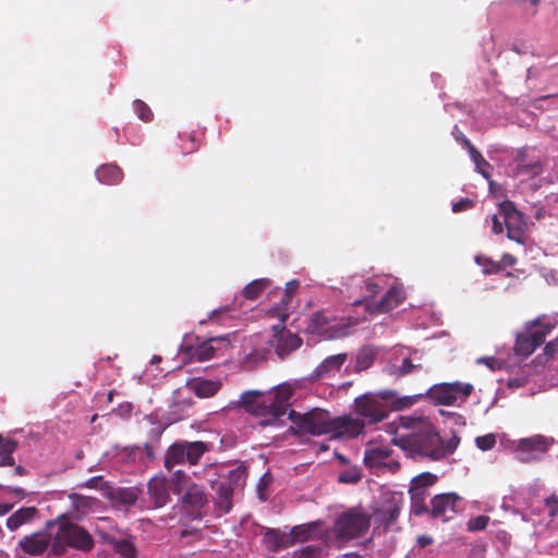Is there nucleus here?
I'll return each mask as SVG.
<instances>
[{"label": "nucleus", "instance_id": "603ef678", "mask_svg": "<svg viewBox=\"0 0 558 558\" xmlns=\"http://www.w3.org/2000/svg\"><path fill=\"white\" fill-rule=\"evenodd\" d=\"M548 515L553 519L558 514V495L553 494L544 500Z\"/></svg>", "mask_w": 558, "mask_h": 558}, {"label": "nucleus", "instance_id": "6ab92c4d", "mask_svg": "<svg viewBox=\"0 0 558 558\" xmlns=\"http://www.w3.org/2000/svg\"><path fill=\"white\" fill-rule=\"evenodd\" d=\"M216 492L215 509L218 515L227 514L232 509L233 487L229 482H219L211 486Z\"/></svg>", "mask_w": 558, "mask_h": 558}, {"label": "nucleus", "instance_id": "c756f323", "mask_svg": "<svg viewBox=\"0 0 558 558\" xmlns=\"http://www.w3.org/2000/svg\"><path fill=\"white\" fill-rule=\"evenodd\" d=\"M108 496L116 502L123 506H133L137 500V493L134 488H111Z\"/></svg>", "mask_w": 558, "mask_h": 558}, {"label": "nucleus", "instance_id": "ddd939ff", "mask_svg": "<svg viewBox=\"0 0 558 558\" xmlns=\"http://www.w3.org/2000/svg\"><path fill=\"white\" fill-rule=\"evenodd\" d=\"M283 324L284 323H281L272 327V345L280 359L286 357L302 344V339L296 333L288 330Z\"/></svg>", "mask_w": 558, "mask_h": 558}, {"label": "nucleus", "instance_id": "0eeeda50", "mask_svg": "<svg viewBox=\"0 0 558 558\" xmlns=\"http://www.w3.org/2000/svg\"><path fill=\"white\" fill-rule=\"evenodd\" d=\"M208 504V494L196 483H190L181 497L182 509L191 520H202Z\"/></svg>", "mask_w": 558, "mask_h": 558}, {"label": "nucleus", "instance_id": "dca6fc26", "mask_svg": "<svg viewBox=\"0 0 558 558\" xmlns=\"http://www.w3.org/2000/svg\"><path fill=\"white\" fill-rule=\"evenodd\" d=\"M460 497L454 493L436 495L432 499L430 515L433 518H444L447 521L458 512L457 504Z\"/></svg>", "mask_w": 558, "mask_h": 558}, {"label": "nucleus", "instance_id": "6e6d98bb", "mask_svg": "<svg viewBox=\"0 0 558 558\" xmlns=\"http://www.w3.org/2000/svg\"><path fill=\"white\" fill-rule=\"evenodd\" d=\"M541 0H515V3L521 5L524 10H526V4L530 5L531 8V11H530V14L531 15H535L536 14V7L537 4L539 3Z\"/></svg>", "mask_w": 558, "mask_h": 558}, {"label": "nucleus", "instance_id": "9b49d317", "mask_svg": "<svg viewBox=\"0 0 558 558\" xmlns=\"http://www.w3.org/2000/svg\"><path fill=\"white\" fill-rule=\"evenodd\" d=\"M550 445L551 441L542 435L522 438L515 446L517 459L523 463L537 461L549 450Z\"/></svg>", "mask_w": 558, "mask_h": 558}, {"label": "nucleus", "instance_id": "58836bf2", "mask_svg": "<svg viewBox=\"0 0 558 558\" xmlns=\"http://www.w3.org/2000/svg\"><path fill=\"white\" fill-rule=\"evenodd\" d=\"M472 160L474 161L476 169L478 172L485 177L486 179L489 178V173L486 171V168H489V163L483 158L481 153L476 148H472L469 153Z\"/></svg>", "mask_w": 558, "mask_h": 558}, {"label": "nucleus", "instance_id": "412c9836", "mask_svg": "<svg viewBox=\"0 0 558 558\" xmlns=\"http://www.w3.org/2000/svg\"><path fill=\"white\" fill-rule=\"evenodd\" d=\"M39 511L36 507H22L13 512L5 522L10 531H16L21 526L28 524L38 518Z\"/></svg>", "mask_w": 558, "mask_h": 558}, {"label": "nucleus", "instance_id": "3c124183", "mask_svg": "<svg viewBox=\"0 0 558 558\" xmlns=\"http://www.w3.org/2000/svg\"><path fill=\"white\" fill-rule=\"evenodd\" d=\"M83 486L87 487V488H94V489H100V490L110 489L107 482L104 481L102 476H94V477L87 480Z\"/></svg>", "mask_w": 558, "mask_h": 558}, {"label": "nucleus", "instance_id": "79ce46f5", "mask_svg": "<svg viewBox=\"0 0 558 558\" xmlns=\"http://www.w3.org/2000/svg\"><path fill=\"white\" fill-rule=\"evenodd\" d=\"M185 480H186V474L182 470H177L173 472L172 477L169 482H170V486L172 485V489H173L174 494L182 493V490L184 488Z\"/></svg>", "mask_w": 558, "mask_h": 558}, {"label": "nucleus", "instance_id": "a19ab883", "mask_svg": "<svg viewBox=\"0 0 558 558\" xmlns=\"http://www.w3.org/2000/svg\"><path fill=\"white\" fill-rule=\"evenodd\" d=\"M134 110L137 114V117L143 120L144 122L151 121L154 114L150 108L142 100L137 99L133 102Z\"/></svg>", "mask_w": 558, "mask_h": 558}, {"label": "nucleus", "instance_id": "680f3d73", "mask_svg": "<svg viewBox=\"0 0 558 558\" xmlns=\"http://www.w3.org/2000/svg\"><path fill=\"white\" fill-rule=\"evenodd\" d=\"M379 286L375 282H366L365 283V291L368 293L369 296H375L379 292Z\"/></svg>", "mask_w": 558, "mask_h": 558}, {"label": "nucleus", "instance_id": "72a5a7b5", "mask_svg": "<svg viewBox=\"0 0 558 558\" xmlns=\"http://www.w3.org/2000/svg\"><path fill=\"white\" fill-rule=\"evenodd\" d=\"M108 543L112 546L114 551L123 558H136L137 553L134 543L131 539H117L110 538Z\"/></svg>", "mask_w": 558, "mask_h": 558}, {"label": "nucleus", "instance_id": "a878e982", "mask_svg": "<svg viewBox=\"0 0 558 558\" xmlns=\"http://www.w3.org/2000/svg\"><path fill=\"white\" fill-rule=\"evenodd\" d=\"M400 505L393 499L384 502L375 512L376 519L386 527L391 526L400 515Z\"/></svg>", "mask_w": 558, "mask_h": 558}, {"label": "nucleus", "instance_id": "f03ea898", "mask_svg": "<svg viewBox=\"0 0 558 558\" xmlns=\"http://www.w3.org/2000/svg\"><path fill=\"white\" fill-rule=\"evenodd\" d=\"M290 393L287 390H277L274 395H264L258 390H248L241 395L239 407L246 412L264 416L259 425L280 426L281 417L287 413Z\"/></svg>", "mask_w": 558, "mask_h": 558}, {"label": "nucleus", "instance_id": "4c0bfd02", "mask_svg": "<svg viewBox=\"0 0 558 558\" xmlns=\"http://www.w3.org/2000/svg\"><path fill=\"white\" fill-rule=\"evenodd\" d=\"M330 320L324 312H316L311 317V327L318 332L327 330Z\"/></svg>", "mask_w": 558, "mask_h": 558}, {"label": "nucleus", "instance_id": "393cba45", "mask_svg": "<svg viewBox=\"0 0 558 558\" xmlns=\"http://www.w3.org/2000/svg\"><path fill=\"white\" fill-rule=\"evenodd\" d=\"M437 478V475L430 472H424L415 476L410 488L412 499L424 500L427 487L433 486Z\"/></svg>", "mask_w": 558, "mask_h": 558}, {"label": "nucleus", "instance_id": "c9c22d12", "mask_svg": "<svg viewBox=\"0 0 558 558\" xmlns=\"http://www.w3.org/2000/svg\"><path fill=\"white\" fill-rule=\"evenodd\" d=\"M535 350V347L526 333H519L517 336L515 344L513 347V351L517 356L527 357Z\"/></svg>", "mask_w": 558, "mask_h": 558}, {"label": "nucleus", "instance_id": "b1692460", "mask_svg": "<svg viewBox=\"0 0 558 558\" xmlns=\"http://www.w3.org/2000/svg\"><path fill=\"white\" fill-rule=\"evenodd\" d=\"M216 339H209L206 341H203L202 343L197 344L196 347L186 345L182 347V351L189 355L192 360L197 362H205L209 361L216 355V348L214 347L213 342Z\"/></svg>", "mask_w": 558, "mask_h": 558}, {"label": "nucleus", "instance_id": "4d7b16f0", "mask_svg": "<svg viewBox=\"0 0 558 558\" xmlns=\"http://www.w3.org/2000/svg\"><path fill=\"white\" fill-rule=\"evenodd\" d=\"M413 500V506H414V509H413V512L415 515H421L423 513H426L428 512L430 514V510L423 504L424 500H420V499H412Z\"/></svg>", "mask_w": 558, "mask_h": 558}, {"label": "nucleus", "instance_id": "2eb2a0df", "mask_svg": "<svg viewBox=\"0 0 558 558\" xmlns=\"http://www.w3.org/2000/svg\"><path fill=\"white\" fill-rule=\"evenodd\" d=\"M513 174L535 178L543 172V165L539 159L530 157L529 148L518 149L514 157Z\"/></svg>", "mask_w": 558, "mask_h": 558}, {"label": "nucleus", "instance_id": "7c9ffc66", "mask_svg": "<svg viewBox=\"0 0 558 558\" xmlns=\"http://www.w3.org/2000/svg\"><path fill=\"white\" fill-rule=\"evenodd\" d=\"M221 384L216 380H196L192 383L191 389L199 398H209L217 393Z\"/></svg>", "mask_w": 558, "mask_h": 558}, {"label": "nucleus", "instance_id": "69168bd1", "mask_svg": "<svg viewBox=\"0 0 558 558\" xmlns=\"http://www.w3.org/2000/svg\"><path fill=\"white\" fill-rule=\"evenodd\" d=\"M197 533H198V530H196V529H184L181 531L180 536L182 538H186L189 536L196 535Z\"/></svg>", "mask_w": 558, "mask_h": 558}, {"label": "nucleus", "instance_id": "f3484780", "mask_svg": "<svg viewBox=\"0 0 558 558\" xmlns=\"http://www.w3.org/2000/svg\"><path fill=\"white\" fill-rule=\"evenodd\" d=\"M147 489L155 508H161L171 500L170 482L165 475L151 477L148 482Z\"/></svg>", "mask_w": 558, "mask_h": 558}, {"label": "nucleus", "instance_id": "49530a36", "mask_svg": "<svg viewBox=\"0 0 558 558\" xmlns=\"http://www.w3.org/2000/svg\"><path fill=\"white\" fill-rule=\"evenodd\" d=\"M374 361V354L371 350H362L357 355L356 366L360 369H366L372 365Z\"/></svg>", "mask_w": 558, "mask_h": 558}, {"label": "nucleus", "instance_id": "864d4df0", "mask_svg": "<svg viewBox=\"0 0 558 558\" xmlns=\"http://www.w3.org/2000/svg\"><path fill=\"white\" fill-rule=\"evenodd\" d=\"M460 438L453 435L446 444L441 439V447L445 450V457L452 453L459 446Z\"/></svg>", "mask_w": 558, "mask_h": 558}, {"label": "nucleus", "instance_id": "c85d7f7f", "mask_svg": "<svg viewBox=\"0 0 558 558\" xmlns=\"http://www.w3.org/2000/svg\"><path fill=\"white\" fill-rule=\"evenodd\" d=\"M17 448V441L11 438H3L0 435V466H13L15 461L13 452Z\"/></svg>", "mask_w": 558, "mask_h": 558}, {"label": "nucleus", "instance_id": "1a4fd4ad", "mask_svg": "<svg viewBox=\"0 0 558 558\" xmlns=\"http://www.w3.org/2000/svg\"><path fill=\"white\" fill-rule=\"evenodd\" d=\"M389 445L368 444L364 451V463L369 469H387L391 473L400 470L399 461L393 457Z\"/></svg>", "mask_w": 558, "mask_h": 558}, {"label": "nucleus", "instance_id": "a18cd8bd", "mask_svg": "<svg viewBox=\"0 0 558 558\" xmlns=\"http://www.w3.org/2000/svg\"><path fill=\"white\" fill-rule=\"evenodd\" d=\"M292 298H293L292 295L288 296V294L283 293V296L281 298L280 305L272 308V311L277 312V315L280 318L281 323H284L287 320V318L289 317L287 307L291 303Z\"/></svg>", "mask_w": 558, "mask_h": 558}, {"label": "nucleus", "instance_id": "de8ad7c7", "mask_svg": "<svg viewBox=\"0 0 558 558\" xmlns=\"http://www.w3.org/2000/svg\"><path fill=\"white\" fill-rule=\"evenodd\" d=\"M320 548L317 546H305L294 553L293 558H319Z\"/></svg>", "mask_w": 558, "mask_h": 558}, {"label": "nucleus", "instance_id": "37998d69", "mask_svg": "<svg viewBox=\"0 0 558 558\" xmlns=\"http://www.w3.org/2000/svg\"><path fill=\"white\" fill-rule=\"evenodd\" d=\"M496 441L497 440L495 434H487L475 438V444L482 451H488L493 449L496 445Z\"/></svg>", "mask_w": 558, "mask_h": 558}, {"label": "nucleus", "instance_id": "aec40b11", "mask_svg": "<svg viewBox=\"0 0 558 558\" xmlns=\"http://www.w3.org/2000/svg\"><path fill=\"white\" fill-rule=\"evenodd\" d=\"M263 543L269 551L277 553L281 549L291 547L290 533L280 531L279 529L268 527L263 535Z\"/></svg>", "mask_w": 558, "mask_h": 558}, {"label": "nucleus", "instance_id": "e2e57ef3", "mask_svg": "<svg viewBox=\"0 0 558 558\" xmlns=\"http://www.w3.org/2000/svg\"><path fill=\"white\" fill-rule=\"evenodd\" d=\"M501 263L505 267H511L517 263V258L511 254H504L501 258Z\"/></svg>", "mask_w": 558, "mask_h": 558}, {"label": "nucleus", "instance_id": "09e8293b", "mask_svg": "<svg viewBox=\"0 0 558 558\" xmlns=\"http://www.w3.org/2000/svg\"><path fill=\"white\" fill-rule=\"evenodd\" d=\"M553 327L554 326H548L547 330H535L533 332H525V333L529 336L530 340L532 341L533 345L536 349L545 341L547 333L550 332Z\"/></svg>", "mask_w": 558, "mask_h": 558}, {"label": "nucleus", "instance_id": "f8f14e48", "mask_svg": "<svg viewBox=\"0 0 558 558\" xmlns=\"http://www.w3.org/2000/svg\"><path fill=\"white\" fill-rule=\"evenodd\" d=\"M53 544V534L46 526L45 530L23 536L19 542V548L31 556H40Z\"/></svg>", "mask_w": 558, "mask_h": 558}, {"label": "nucleus", "instance_id": "5701e85b", "mask_svg": "<svg viewBox=\"0 0 558 558\" xmlns=\"http://www.w3.org/2000/svg\"><path fill=\"white\" fill-rule=\"evenodd\" d=\"M322 524V521L317 520L293 526L290 531L291 545L293 546L295 543H305L315 539L318 536V529Z\"/></svg>", "mask_w": 558, "mask_h": 558}, {"label": "nucleus", "instance_id": "a211bd4d", "mask_svg": "<svg viewBox=\"0 0 558 558\" xmlns=\"http://www.w3.org/2000/svg\"><path fill=\"white\" fill-rule=\"evenodd\" d=\"M348 360L347 353H339L326 357L311 374L312 379H326L335 376Z\"/></svg>", "mask_w": 558, "mask_h": 558}, {"label": "nucleus", "instance_id": "423d86ee", "mask_svg": "<svg viewBox=\"0 0 558 558\" xmlns=\"http://www.w3.org/2000/svg\"><path fill=\"white\" fill-rule=\"evenodd\" d=\"M289 420L294 424L289 429L292 434L313 436L330 434L331 417L326 411L314 409L302 414L290 410Z\"/></svg>", "mask_w": 558, "mask_h": 558}, {"label": "nucleus", "instance_id": "0e129e2a", "mask_svg": "<svg viewBox=\"0 0 558 558\" xmlns=\"http://www.w3.org/2000/svg\"><path fill=\"white\" fill-rule=\"evenodd\" d=\"M433 543V538L428 535H420L417 537V545L421 548L427 547Z\"/></svg>", "mask_w": 558, "mask_h": 558}, {"label": "nucleus", "instance_id": "f704fd0d", "mask_svg": "<svg viewBox=\"0 0 558 558\" xmlns=\"http://www.w3.org/2000/svg\"><path fill=\"white\" fill-rule=\"evenodd\" d=\"M73 510L77 514H85L93 508L96 502L95 498L86 497L80 494L72 493L69 496Z\"/></svg>", "mask_w": 558, "mask_h": 558}, {"label": "nucleus", "instance_id": "c03bdc74", "mask_svg": "<svg viewBox=\"0 0 558 558\" xmlns=\"http://www.w3.org/2000/svg\"><path fill=\"white\" fill-rule=\"evenodd\" d=\"M489 517L487 515H477L468 521V530L471 532L483 531L487 527L489 523Z\"/></svg>", "mask_w": 558, "mask_h": 558}, {"label": "nucleus", "instance_id": "774afa93", "mask_svg": "<svg viewBox=\"0 0 558 558\" xmlns=\"http://www.w3.org/2000/svg\"><path fill=\"white\" fill-rule=\"evenodd\" d=\"M10 490L14 493L16 496H19L21 499L25 498L26 496L25 490L21 487H12L10 488Z\"/></svg>", "mask_w": 558, "mask_h": 558}, {"label": "nucleus", "instance_id": "bf43d9fd", "mask_svg": "<svg viewBox=\"0 0 558 558\" xmlns=\"http://www.w3.org/2000/svg\"><path fill=\"white\" fill-rule=\"evenodd\" d=\"M492 223H493V232L496 234H500L504 231V222L499 220L498 215L492 216Z\"/></svg>", "mask_w": 558, "mask_h": 558}, {"label": "nucleus", "instance_id": "e433bc0d", "mask_svg": "<svg viewBox=\"0 0 558 558\" xmlns=\"http://www.w3.org/2000/svg\"><path fill=\"white\" fill-rule=\"evenodd\" d=\"M361 469L356 465H351L339 473L338 480L340 483L355 484L361 480Z\"/></svg>", "mask_w": 558, "mask_h": 558}, {"label": "nucleus", "instance_id": "4468645a", "mask_svg": "<svg viewBox=\"0 0 558 558\" xmlns=\"http://www.w3.org/2000/svg\"><path fill=\"white\" fill-rule=\"evenodd\" d=\"M365 422L350 415L331 417L330 434L336 438H355L364 430Z\"/></svg>", "mask_w": 558, "mask_h": 558}, {"label": "nucleus", "instance_id": "2f4dec72", "mask_svg": "<svg viewBox=\"0 0 558 558\" xmlns=\"http://www.w3.org/2000/svg\"><path fill=\"white\" fill-rule=\"evenodd\" d=\"M270 280L267 278L256 279L247 283L241 291L246 300H256L268 287Z\"/></svg>", "mask_w": 558, "mask_h": 558}, {"label": "nucleus", "instance_id": "052dcab7", "mask_svg": "<svg viewBox=\"0 0 558 558\" xmlns=\"http://www.w3.org/2000/svg\"><path fill=\"white\" fill-rule=\"evenodd\" d=\"M299 289V281L298 280H291L289 281L287 284H286V289H284V294H288L289 295H292L294 296V294L296 293Z\"/></svg>", "mask_w": 558, "mask_h": 558}, {"label": "nucleus", "instance_id": "bb28decb", "mask_svg": "<svg viewBox=\"0 0 558 558\" xmlns=\"http://www.w3.org/2000/svg\"><path fill=\"white\" fill-rule=\"evenodd\" d=\"M186 462L185 448L183 442L171 445L165 456L163 465L167 471L172 472L174 465L184 464Z\"/></svg>", "mask_w": 558, "mask_h": 558}, {"label": "nucleus", "instance_id": "9d476101", "mask_svg": "<svg viewBox=\"0 0 558 558\" xmlns=\"http://www.w3.org/2000/svg\"><path fill=\"white\" fill-rule=\"evenodd\" d=\"M499 216L502 217L507 228V236L518 243L524 242V219L523 215L515 208L511 201L499 203Z\"/></svg>", "mask_w": 558, "mask_h": 558}, {"label": "nucleus", "instance_id": "8fccbe9b", "mask_svg": "<svg viewBox=\"0 0 558 558\" xmlns=\"http://www.w3.org/2000/svg\"><path fill=\"white\" fill-rule=\"evenodd\" d=\"M477 364H484L492 371H498L502 368L504 363L494 356H483L476 360Z\"/></svg>", "mask_w": 558, "mask_h": 558}, {"label": "nucleus", "instance_id": "f257e3e1", "mask_svg": "<svg viewBox=\"0 0 558 558\" xmlns=\"http://www.w3.org/2000/svg\"><path fill=\"white\" fill-rule=\"evenodd\" d=\"M422 395L399 397L393 390H381L376 393H364L354 400V412L365 422L373 425L385 421L392 411L411 408Z\"/></svg>", "mask_w": 558, "mask_h": 558}, {"label": "nucleus", "instance_id": "20e7f679", "mask_svg": "<svg viewBox=\"0 0 558 558\" xmlns=\"http://www.w3.org/2000/svg\"><path fill=\"white\" fill-rule=\"evenodd\" d=\"M393 442L403 450L410 451L413 458L415 456L426 457L430 460L445 458V450L441 447V437L429 425L424 426L416 433L395 438Z\"/></svg>", "mask_w": 558, "mask_h": 558}, {"label": "nucleus", "instance_id": "13d9d810", "mask_svg": "<svg viewBox=\"0 0 558 558\" xmlns=\"http://www.w3.org/2000/svg\"><path fill=\"white\" fill-rule=\"evenodd\" d=\"M557 344H558V338L554 341H549L548 343L545 344V348H544V354L547 355L548 357H553L555 355V353L557 352Z\"/></svg>", "mask_w": 558, "mask_h": 558}, {"label": "nucleus", "instance_id": "cd10ccee", "mask_svg": "<svg viewBox=\"0 0 558 558\" xmlns=\"http://www.w3.org/2000/svg\"><path fill=\"white\" fill-rule=\"evenodd\" d=\"M98 181L107 185H116L123 179L122 170L116 165H102L96 170Z\"/></svg>", "mask_w": 558, "mask_h": 558}, {"label": "nucleus", "instance_id": "39448f33", "mask_svg": "<svg viewBox=\"0 0 558 558\" xmlns=\"http://www.w3.org/2000/svg\"><path fill=\"white\" fill-rule=\"evenodd\" d=\"M372 515L361 508H351L342 512L336 520L333 533L339 541L362 537L369 529Z\"/></svg>", "mask_w": 558, "mask_h": 558}, {"label": "nucleus", "instance_id": "338daca9", "mask_svg": "<svg viewBox=\"0 0 558 558\" xmlns=\"http://www.w3.org/2000/svg\"><path fill=\"white\" fill-rule=\"evenodd\" d=\"M13 506L10 504H0V515H4L12 510Z\"/></svg>", "mask_w": 558, "mask_h": 558}, {"label": "nucleus", "instance_id": "ea45409f", "mask_svg": "<svg viewBox=\"0 0 558 558\" xmlns=\"http://www.w3.org/2000/svg\"><path fill=\"white\" fill-rule=\"evenodd\" d=\"M423 366L421 363H413V361L409 357L402 360L401 365L398 368V376H407L412 373H416L422 371Z\"/></svg>", "mask_w": 558, "mask_h": 558}, {"label": "nucleus", "instance_id": "5fc2aeb1", "mask_svg": "<svg viewBox=\"0 0 558 558\" xmlns=\"http://www.w3.org/2000/svg\"><path fill=\"white\" fill-rule=\"evenodd\" d=\"M473 205H474V202L472 199L464 197L452 205V211L459 213V211H462V210L473 207Z\"/></svg>", "mask_w": 558, "mask_h": 558}, {"label": "nucleus", "instance_id": "473e14b6", "mask_svg": "<svg viewBox=\"0 0 558 558\" xmlns=\"http://www.w3.org/2000/svg\"><path fill=\"white\" fill-rule=\"evenodd\" d=\"M186 462L191 465L198 463L202 456L208 450V447L203 441H184Z\"/></svg>", "mask_w": 558, "mask_h": 558}, {"label": "nucleus", "instance_id": "6e6552de", "mask_svg": "<svg viewBox=\"0 0 558 558\" xmlns=\"http://www.w3.org/2000/svg\"><path fill=\"white\" fill-rule=\"evenodd\" d=\"M473 390V386L469 383H442L434 385L427 395L437 404L452 405L460 397L464 401Z\"/></svg>", "mask_w": 558, "mask_h": 558}, {"label": "nucleus", "instance_id": "4be33fe9", "mask_svg": "<svg viewBox=\"0 0 558 558\" xmlns=\"http://www.w3.org/2000/svg\"><path fill=\"white\" fill-rule=\"evenodd\" d=\"M405 300V292L401 287H391L385 295L376 303L373 312L387 313L400 305Z\"/></svg>", "mask_w": 558, "mask_h": 558}, {"label": "nucleus", "instance_id": "7ed1b4c3", "mask_svg": "<svg viewBox=\"0 0 558 558\" xmlns=\"http://www.w3.org/2000/svg\"><path fill=\"white\" fill-rule=\"evenodd\" d=\"M46 526L48 529L56 527V531L52 532V556H63L69 549L89 553L95 547L92 534L84 526L66 520L64 515L48 521Z\"/></svg>", "mask_w": 558, "mask_h": 558}]
</instances>
